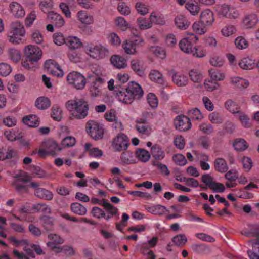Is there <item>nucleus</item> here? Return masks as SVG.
<instances>
[{
  "label": "nucleus",
  "mask_w": 259,
  "mask_h": 259,
  "mask_svg": "<svg viewBox=\"0 0 259 259\" xmlns=\"http://www.w3.org/2000/svg\"><path fill=\"white\" fill-rule=\"evenodd\" d=\"M172 79L174 83L180 87L186 85L188 82L187 77L179 73H175Z\"/></svg>",
  "instance_id": "72a5a7b5"
},
{
  "label": "nucleus",
  "mask_w": 259,
  "mask_h": 259,
  "mask_svg": "<svg viewBox=\"0 0 259 259\" xmlns=\"http://www.w3.org/2000/svg\"><path fill=\"white\" fill-rule=\"evenodd\" d=\"M153 165L160 170L161 172L164 176H167L169 175V170L166 165L162 164L159 161H154Z\"/></svg>",
  "instance_id": "0e129e2a"
},
{
  "label": "nucleus",
  "mask_w": 259,
  "mask_h": 259,
  "mask_svg": "<svg viewBox=\"0 0 259 259\" xmlns=\"http://www.w3.org/2000/svg\"><path fill=\"white\" fill-rule=\"evenodd\" d=\"M215 8L219 15L229 19H236L239 16L237 10L227 5H218Z\"/></svg>",
  "instance_id": "423d86ee"
},
{
  "label": "nucleus",
  "mask_w": 259,
  "mask_h": 259,
  "mask_svg": "<svg viewBox=\"0 0 259 259\" xmlns=\"http://www.w3.org/2000/svg\"><path fill=\"white\" fill-rule=\"evenodd\" d=\"M189 118L193 120H200L203 116L198 108H193L188 111Z\"/></svg>",
  "instance_id": "8fccbe9b"
},
{
  "label": "nucleus",
  "mask_w": 259,
  "mask_h": 259,
  "mask_svg": "<svg viewBox=\"0 0 259 259\" xmlns=\"http://www.w3.org/2000/svg\"><path fill=\"white\" fill-rule=\"evenodd\" d=\"M53 7L52 0H42L39 4V7L41 11L45 13H51L50 10Z\"/></svg>",
  "instance_id": "603ef678"
},
{
  "label": "nucleus",
  "mask_w": 259,
  "mask_h": 259,
  "mask_svg": "<svg viewBox=\"0 0 259 259\" xmlns=\"http://www.w3.org/2000/svg\"><path fill=\"white\" fill-rule=\"evenodd\" d=\"M48 19L56 27H61L65 23V21L62 16L53 11L48 14Z\"/></svg>",
  "instance_id": "6ab92c4d"
},
{
  "label": "nucleus",
  "mask_w": 259,
  "mask_h": 259,
  "mask_svg": "<svg viewBox=\"0 0 259 259\" xmlns=\"http://www.w3.org/2000/svg\"><path fill=\"white\" fill-rule=\"evenodd\" d=\"M91 214L94 217L97 219H100L103 218L105 219V211L99 207H94L92 209Z\"/></svg>",
  "instance_id": "69168bd1"
},
{
  "label": "nucleus",
  "mask_w": 259,
  "mask_h": 259,
  "mask_svg": "<svg viewBox=\"0 0 259 259\" xmlns=\"http://www.w3.org/2000/svg\"><path fill=\"white\" fill-rule=\"evenodd\" d=\"M137 24L141 30H146L152 27L150 20L144 17H139L137 19Z\"/></svg>",
  "instance_id": "58836bf2"
},
{
  "label": "nucleus",
  "mask_w": 259,
  "mask_h": 259,
  "mask_svg": "<svg viewBox=\"0 0 259 259\" xmlns=\"http://www.w3.org/2000/svg\"><path fill=\"white\" fill-rule=\"evenodd\" d=\"M236 47L240 50L246 49L249 45L248 41L242 36L237 37L234 41Z\"/></svg>",
  "instance_id": "3c124183"
},
{
  "label": "nucleus",
  "mask_w": 259,
  "mask_h": 259,
  "mask_svg": "<svg viewBox=\"0 0 259 259\" xmlns=\"http://www.w3.org/2000/svg\"><path fill=\"white\" fill-rule=\"evenodd\" d=\"M185 7L193 15H197L200 10V7L197 2L195 1H188L186 3Z\"/></svg>",
  "instance_id": "79ce46f5"
},
{
  "label": "nucleus",
  "mask_w": 259,
  "mask_h": 259,
  "mask_svg": "<svg viewBox=\"0 0 259 259\" xmlns=\"http://www.w3.org/2000/svg\"><path fill=\"white\" fill-rule=\"evenodd\" d=\"M12 71L10 65L5 63H0V75L3 76H7Z\"/></svg>",
  "instance_id": "338daca9"
},
{
  "label": "nucleus",
  "mask_w": 259,
  "mask_h": 259,
  "mask_svg": "<svg viewBox=\"0 0 259 259\" xmlns=\"http://www.w3.org/2000/svg\"><path fill=\"white\" fill-rule=\"evenodd\" d=\"M189 76L191 79L195 82H199L203 78L202 74L197 70L193 69L189 72Z\"/></svg>",
  "instance_id": "4d7b16f0"
},
{
  "label": "nucleus",
  "mask_w": 259,
  "mask_h": 259,
  "mask_svg": "<svg viewBox=\"0 0 259 259\" xmlns=\"http://www.w3.org/2000/svg\"><path fill=\"white\" fill-rule=\"evenodd\" d=\"M148 104L152 108H155L158 104V100L156 95L153 93H149L147 96Z\"/></svg>",
  "instance_id": "bf43d9fd"
},
{
  "label": "nucleus",
  "mask_w": 259,
  "mask_h": 259,
  "mask_svg": "<svg viewBox=\"0 0 259 259\" xmlns=\"http://www.w3.org/2000/svg\"><path fill=\"white\" fill-rule=\"evenodd\" d=\"M175 23L179 28L182 30L186 29L190 25V22L183 15L178 16L175 18Z\"/></svg>",
  "instance_id": "4c0bfd02"
},
{
  "label": "nucleus",
  "mask_w": 259,
  "mask_h": 259,
  "mask_svg": "<svg viewBox=\"0 0 259 259\" xmlns=\"http://www.w3.org/2000/svg\"><path fill=\"white\" fill-rule=\"evenodd\" d=\"M48 152L51 155H55L61 150L60 146L54 141H48L45 143Z\"/></svg>",
  "instance_id": "c85d7f7f"
},
{
  "label": "nucleus",
  "mask_w": 259,
  "mask_h": 259,
  "mask_svg": "<svg viewBox=\"0 0 259 259\" xmlns=\"http://www.w3.org/2000/svg\"><path fill=\"white\" fill-rule=\"evenodd\" d=\"M208 118L211 122L213 124H221L223 121V118L219 113L216 112L210 113L208 116Z\"/></svg>",
  "instance_id": "052dcab7"
},
{
  "label": "nucleus",
  "mask_w": 259,
  "mask_h": 259,
  "mask_svg": "<svg viewBox=\"0 0 259 259\" xmlns=\"http://www.w3.org/2000/svg\"><path fill=\"white\" fill-rule=\"evenodd\" d=\"M225 107L227 110L233 114H238L241 112L240 107L233 101L228 100L225 103Z\"/></svg>",
  "instance_id": "a19ab883"
},
{
  "label": "nucleus",
  "mask_w": 259,
  "mask_h": 259,
  "mask_svg": "<svg viewBox=\"0 0 259 259\" xmlns=\"http://www.w3.org/2000/svg\"><path fill=\"white\" fill-rule=\"evenodd\" d=\"M10 9L11 13L16 17L21 18L24 16L25 11L23 7L17 2L10 3Z\"/></svg>",
  "instance_id": "412c9836"
},
{
  "label": "nucleus",
  "mask_w": 259,
  "mask_h": 259,
  "mask_svg": "<svg viewBox=\"0 0 259 259\" xmlns=\"http://www.w3.org/2000/svg\"><path fill=\"white\" fill-rule=\"evenodd\" d=\"M231 83L238 88H246L249 85L248 80L239 77H233L231 78Z\"/></svg>",
  "instance_id": "ea45409f"
},
{
  "label": "nucleus",
  "mask_w": 259,
  "mask_h": 259,
  "mask_svg": "<svg viewBox=\"0 0 259 259\" xmlns=\"http://www.w3.org/2000/svg\"><path fill=\"white\" fill-rule=\"evenodd\" d=\"M192 28L196 34L202 35L204 34L207 30L206 27L201 22H196L192 26Z\"/></svg>",
  "instance_id": "de8ad7c7"
},
{
  "label": "nucleus",
  "mask_w": 259,
  "mask_h": 259,
  "mask_svg": "<svg viewBox=\"0 0 259 259\" xmlns=\"http://www.w3.org/2000/svg\"><path fill=\"white\" fill-rule=\"evenodd\" d=\"M244 234L248 236L257 238L259 236V225H255L250 226L248 230L244 231Z\"/></svg>",
  "instance_id": "5fc2aeb1"
},
{
  "label": "nucleus",
  "mask_w": 259,
  "mask_h": 259,
  "mask_svg": "<svg viewBox=\"0 0 259 259\" xmlns=\"http://www.w3.org/2000/svg\"><path fill=\"white\" fill-rule=\"evenodd\" d=\"M149 76L150 80L152 81H154L162 85H164L166 84V81L162 74L157 70H151Z\"/></svg>",
  "instance_id": "b1692460"
},
{
  "label": "nucleus",
  "mask_w": 259,
  "mask_h": 259,
  "mask_svg": "<svg viewBox=\"0 0 259 259\" xmlns=\"http://www.w3.org/2000/svg\"><path fill=\"white\" fill-rule=\"evenodd\" d=\"M215 169L222 173L226 172L228 170V166L226 161L222 158H217L214 161Z\"/></svg>",
  "instance_id": "cd10ccee"
},
{
  "label": "nucleus",
  "mask_w": 259,
  "mask_h": 259,
  "mask_svg": "<svg viewBox=\"0 0 259 259\" xmlns=\"http://www.w3.org/2000/svg\"><path fill=\"white\" fill-rule=\"evenodd\" d=\"M10 57L15 62H18L21 58L20 52L15 49H10L9 51Z\"/></svg>",
  "instance_id": "774afa93"
},
{
  "label": "nucleus",
  "mask_w": 259,
  "mask_h": 259,
  "mask_svg": "<svg viewBox=\"0 0 259 259\" xmlns=\"http://www.w3.org/2000/svg\"><path fill=\"white\" fill-rule=\"evenodd\" d=\"M136 128L139 133L146 135H149L151 131L146 117L137 118L136 120Z\"/></svg>",
  "instance_id": "ddd939ff"
},
{
  "label": "nucleus",
  "mask_w": 259,
  "mask_h": 259,
  "mask_svg": "<svg viewBox=\"0 0 259 259\" xmlns=\"http://www.w3.org/2000/svg\"><path fill=\"white\" fill-rule=\"evenodd\" d=\"M44 66L48 72L54 76L62 77L64 75L60 66L54 60H47L45 63Z\"/></svg>",
  "instance_id": "f8f14e48"
},
{
  "label": "nucleus",
  "mask_w": 259,
  "mask_h": 259,
  "mask_svg": "<svg viewBox=\"0 0 259 259\" xmlns=\"http://www.w3.org/2000/svg\"><path fill=\"white\" fill-rule=\"evenodd\" d=\"M65 43L70 49L72 50L78 49L82 46L80 40L76 36L68 37L66 39Z\"/></svg>",
  "instance_id": "2f4dec72"
},
{
  "label": "nucleus",
  "mask_w": 259,
  "mask_h": 259,
  "mask_svg": "<svg viewBox=\"0 0 259 259\" xmlns=\"http://www.w3.org/2000/svg\"><path fill=\"white\" fill-rule=\"evenodd\" d=\"M24 34L23 24L18 21L14 22L12 24L11 30L8 35L9 40L13 44H19L22 41V37Z\"/></svg>",
  "instance_id": "20e7f679"
},
{
  "label": "nucleus",
  "mask_w": 259,
  "mask_h": 259,
  "mask_svg": "<svg viewBox=\"0 0 259 259\" xmlns=\"http://www.w3.org/2000/svg\"><path fill=\"white\" fill-rule=\"evenodd\" d=\"M111 64L116 68L121 69L127 67L126 60L118 55H114L111 57Z\"/></svg>",
  "instance_id": "a878e982"
},
{
  "label": "nucleus",
  "mask_w": 259,
  "mask_h": 259,
  "mask_svg": "<svg viewBox=\"0 0 259 259\" xmlns=\"http://www.w3.org/2000/svg\"><path fill=\"white\" fill-rule=\"evenodd\" d=\"M51 117L56 121H60L62 118V112L61 108L57 105L52 108Z\"/></svg>",
  "instance_id": "864d4df0"
},
{
  "label": "nucleus",
  "mask_w": 259,
  "mask_h": 259,
  "mask_svg": "<svg viewBox=\"0 0 259 259\" xmlns=\"http://www.w3.org/2000/svg\"><path fill=\"white\" fill-rule=\"evenodd\" d=\"M252 249L247 251L250 259H259V236L252 241Z\"/></svg>",
  "instance_id": "5701e85b"
},
{
  "label": "nucleus",
  "mask_w": 259,
  "mask_h": 259,
  "mask_svg": "<svg viewBox=\"0 0 259 259\" xmlns=\"http://www.w3.org/2000/svg\"><path fill=\"white\" fill-rule=\"evenodd\" d=\"M172 242L176 246H183L187 242V239L185 234H180L172 238Z\"/></svg>",
  "instance_id": "a18cd8bd"
},
{
  "label": "nucleus",
  "mask_w": 259,
  "mask_h": 259,
  "mask_svg": "<svg viewBox=\"0 0 259 259\" xmlns=\"http://www.w3.org/2000/svg\"><path fill=\"white\" fill-rule=\"evenodd\" d=\"M144 42V39L140 36H137L133 40H126L122 44L124 52L130 55H134L136 53V49L141 46Z\"/></svg>",
  "instance_id": "6e6552de"
},
{
  "label": "nucleus",
  "mask_w": 259,
  "mask_h": 259,
  "mask_svg": "<svg viewBox=\"0 0 259 259\" xmlns=\"http://www.w3.org/2000/svg\"><path fill=\"white\" fill-rule=\"evenodd\" d=\"M151 153L152 156L158 161L162 160L165 156L164 151L157 145H154L151 147Z\"/></svg>",
  "instance_id": "bb28decb"
},
{
  "label": "nucleus",
  "mask_w": 259,
  "mask_h": 259,
  "mask_svg": "<svg viewBox=\"0 0 259 259\" xmlns=\"http://www.w3.org/2000/svg\"><path fill=\"white\" fill-rule=\"evenodd\" d=\"M259 21L257 14L250 13L246 15L243 20L244 27L246 29L253 28Z\"/></svg>",
  "instance_id": "f3484780"
},
{
  "label": "nucleus",
  "mask_w": 259,
  "mask_h": 259,
  "mask_svg": "<svg viewBox=\"0 0 259 259\" xmlns=\"http://www.w3.org/2000/svg\"><path fill=\"white\" fill-rule=\"evenodd\" d=\"M67 82L72 84L78 90L84 88L86 80L84 77L80 73L77 72H72L70 73L67 77Z\"/></svg>",
  "instance_id": "0eeeda50"
},
{
  "label": "nucleus",
  "mask_w": 259,
  "mask_h": 259,
  "mask_svg": "<svg viewBox=\"0 0 259 259\" xmlns=\"http://www.w3.org/2000/svg\"><path fill=\"white\" fill-rule=\"evenodd\" d=\"M67 108L72 111V116L77 119H83L88 114V105L82 100L69 101L67 103Z\"/></svg>",
  "instance_id": "f03ea898"
},
{
  "label": "nucleus",
  "mask_w": 259,
  "mask_h": 259,
  "mask_svg": "<svg viewBox=\"0 0 259 259\" xmlns=\"http://www.w3.org/2000/svg\"><path fill=\"white\" fill-rule=\"evenodd\" d=\"M130 66L135 74L141 77L145 74L146 67L143 61L135 59L131 61Z\"/></svg>",
  "instance_id": "dca6fc26"
},
{
  "label": "nucleus",
  "mask_w": 259,
  "mask_h": 259,
  "mask_svg": "<svg viewBox=\"0 0 259 259\" xmlns=\"http://www.w3.org/2000/svg\"><path fill=\"white\" fill-rule=\"evenodd\" d=\"M9 239L10 241L12 242L13 245L16 247L24 245L28 246L29 244V241L27 239L18 240L14 236H11Z\"/></svg>",
  "instance_id": "e2e57ef3"
},
{
  "label": "nucleus",
  "mask_w": 259,
  "mask_h": 259,
  "mask_svg": "<svg viewBox=\"0 0 259 259\" xmlns=\"http://www.w3.org/2000/svg\"><path fill=\"white\" fill-rule=\"evenodd\" d=\"M199 130L204 134L210 135L213 133V126L209 123H202L199 125Z\"/></svg>",
  "instance_id": "680f3d73"
},
{
  "label": "nucleus",
  "mask_w": 259,
  "mask_h": 259,
  "mask_svg": "<svg viewBox=\"0 0 259 259\" xmlns=\"http://www.w3.org/2000/svg\"><path fill=\"white\" fill-rule=\"evenodd\" d=\"M85 50L91 57L97 60L104 58L109 55L108 49L100 44L88 45L86 47Z\"/></svg>",
  "instance_id": "39448f33"
},
{
  "label": "nucleus",
  "mask_w": 259,
  "mask_h": 259,
  "mask_svg": "<svg viewBox=\"0 0 259 259\" xmlns=\"http://www.w3.org/2000/svg\"><path fill=\"white\" fill-rule=\"evenodd\" d=\"M28 181V179L21 177H16L13 183V186L16 191L20 194L27 193L28 191V185L26 183Z\"/></svg>",
  "instance_id": "2eb2a0df"
},
{
  "label": "nucleus",
  "mask_w": 259,
  "mask_h": 259,
  "mask_svg": "<svg viewBox=\"0 0 259 259\" xmlns=\"http://www.w3.org/2000/svg\"><path fill=\"white\" fill-rule=\"evenodd\" d=\"M240 67L244 70H251L255 66L254 60L249 58H243L238 63Z\"/></svg>",
  "instance_id": "7c9ffc66"
},
{
  "label": "nucleus",
  "mask_w": 259,
  "mask_h": 259,
  "mask_svg": "<svg viewBox=\"0 0 259 259\" xmlns=\"http://www.w3.org/2000/svg\"><path fill=\"white\" fill-rule=\"evenodd\" d=\"M146 209L149 212L158 215L164 214L166 211V207L160 204L147 206Z\"/></svg>",
  "instance_id": "c756f323"
},
{
  "label": "nucleus",
  "mask_w": 259,
  "mask_h": 259,
  "mask_svg": "<svg viewBox=\"0 0 259 259\" xmlns=\"http://www.w3.org/2000/svg\"><path fill=\"white\" fill-rule=\"evenodd\" d=\"M118 100L125 104H131L135 99H139L143 95L141 87L135 82L128 83L126 89L116 90Z\"/></svg>",
  "instance_id": "f257e3e1"
},
{
  "label": "nucleus",
  "mask_w": 259,
  "mask_h": 259,
  "mask_svg": "<svg viewBox=\"0 0 259 259\" xmlns=\"http://www.w3.org/2000/svg\"><path fill=\"white\" fill-rule=\"evenodd\" d=\"M242 125L245 128H250L252 126L249 117L244 113L240 112L238 115Z\"/></svg>",
  "instance_id": "09e8293b"
},
{
  "label": "nucleus",
  "mask_w": 259,
  "mask_h": 259,
  "mask_svg": "<svg viewBox=\"0 0 259 259\" xmlns=\"http://www.w3.org/2000/svg\"><path fill=\"white\" fill-rule=\"evenodd\" d=\"M22 120L24 123L30 127H36L39 125L38 118L35 115L25 116Z\"/></svg>",
  "instance_id": "e433bc0d"
},
{
  "label": "nucleus",
  "mask_w": 259,
  "mask_h": 259,
  "mask_svg": "<svg viewBox=\"0 0 259 259\" xmlns=\"http://www.w3.org/2000/svg\"><path fill=\"white\" fill-rule=\"evenodd\" d=\"M137 157L141 161L147 162L150 157L149 152L146 150L143 149H139L136 152Z\"/></svg>",
  "instance_id": "c03bdc74"
},
{
  "label": "nucleus",
  "mask_w": 259,
  "mask_h": 259,
  "mask_svg": "<svg viewBox=\"0 0 259 259\" xmlns=\"http://www.w3.org/2000/svg\"><path fill=\"white\" fill-rule=\"evenodd\" d=\"M35 105L38 109L45 110L50 106L51 102L47 97H40L36 99Z\"/></svg>",
  "instance_id": "473e14b6"
},
{
  "label": "nucleus",
  "mask_w": 259,
  "mask_h": 259,
  "mask_svg": "<svg viewBox=\"0 0 259 259\" xmlns=\"http://www.w3.org/2000/svg\"><path fill=\"white\" fill-rule=\"evenodd\" d=\"M236 31V28L234 25L228 24L222 28L221 32L223 36L229 37L235 33Z\"/></svg>",
  "instance_id": "37998d69"
},
{
  "label": "nucleus",
  "mask_w": 259,
  "mask_h": 259,
  "mask_svg": "<svg viewBox=\"0 0 259 259\" xmlns=\"http://www.w3.org/2000/svg\"><path fill=\"white\" fill-rule=\"evenodd\" d=\"M233 146L237 151H244L248 147L247 142L243 139H236L234 143Z\"/></svg>",
  "instance_id": "49530a36"
},
{
  "label": "nucleus",
  "mask_w": 259,
  "mask_h": 259,
  "mask_svg": "<svg viewBox=\"0 0 259 259\" xmlns=\"http://www.w3.org/2000/svg\"><path fill=\"white\" fill-rule=\"evenodd\" d=\"M92 81V84L90 87V92L93 96L96 97L101 94L103 79L100 77L95 76L93 78Z\"/></svg>",
  "instance_id": "a211bd4d"
},
{
  "label": "nucleus",
  "mask_w": 259,
  "mask_h": 259,
  "mask_svg": "<svg viewBox=\"0 0 259 259\" xmlns=\"http://www.w3.org/2000/svg\"><path fill=\"white\" fill-rule=\"evenodd\" d=\"M175 125L176 128L180 131H185L189 130L191 127L190 118L183 115H179L175 120Z\"/></svg>",
  "instance_id": "4468645a"
},
{
  "label": "nucleus",
  "mask_w": 259,
  "mask_h": 259,
  "mask_svg": "<svg viewBox=\"0 0 259 259\" xmlns=\"http://www.w3.org/2000/svg\"><path fill=\"white\" fill-rule=\"evenodd\" d=\"M33 209L37 212H41L45 214H49L51 213L50 208L45 203H38L34 205Z\"/></svg>",
  "instance_id": "13d9d810"
},
{
  "label": "nucleus",
  "mask_w": 259,
  "mask_h": 259,
  "mask_svg": "<svg viewBox=\"0 0 259 259\" xmlns=\"http://www.w3.org/2000/svg\"><path fill=\"white\" fill-rule=\"evenodd\" d=\"M209 74L210 78L215 81L223 80L225 78V75L224 73L213 69H211L209 70Z\"/></svg>",
  "instance_id": "6e6d98bb"
},
{
  "label": "nucleus",
  "mask_w": 259,
  "mask_h": 259,
  "mask_svg": "<svg viewBox=\"0 0 259 259\" xmlns=\"http://www.w3.org/2000/svg\"><path fill=\"white\" fill-rule=\"evenodd\" d=\"M198 38L194 34H190L186 37L183 38L179 44L180 49L185 53L190 54L193 48V44L196 42Z\"/></svg>",
  "instance_id": "9b49d317"
},
{
  "label": "nucleus",
  "mask_w": 259,
  "mask_h": 259,
  "mask_svg": "<svg viewBox=\"0 0 259 259\" xmlns=\"http://www.w3.org/2000/svg\"><path fill=\"white\" fill-rule=\"evenodd\" d=\"M130 145L128 138L124 134L120 133L113 139L112 146L116 151H125Z\"/></svg>",
  "instance_id": "1a4fd4ad"
},
{
  "label": "nucleus",
  "mask_w": 259,
  "mask_h": 259,
  "mask_svg": "<svg viewBox=\"0 0 259 259\" xmlns=\"http://www.w3.org/2000/svg\"><path fill=\"white\" fill-rule=\"evenodd\" d=\"M34 195L39 198L46 200H51L53 198V194L52 192L42 188L36 189Z\"/></svg>",
  "instance_id": "393cba45"
},
{
  "label": "nucleus",
  "mask_w": 259,
  "mask_h": 259,
  "mask_svg": "<svg viewBox=\"0 0 259 259\" xmlns=\"http://www.w3.org/2000/svg\"><path fill=\"white\" fill-rule=\"evenodd\" d=\"M123 152L120 155V160L123 165H129L136 162L134 154L131 151Z\"/></svg>",
  "instance_id": "4be33fe9"
},
{
  "label": "nucleus",
  "mask_w": 259,
  "mask_h": 259,
  "mask_svg": "<svg viewBox=\"0 0 259 259\" xmlns=\"http://www.w3.org/2000/svg\"><path fill=\"white\" fill-rule=\"evenodd\" d=\"M214 20L213 14L209 9H206L201 12L200 22L205 26L211 25Z\"/></svg>",
  "instance_id": "aec40b11"
},
{
  "label": "nucleus",
  "mask_w": 259,
  "mask_h": 259,
  "mask_svg": "<svg viewBox=\"0 0 259 259\" xmlns=\"http://www.w3.org/2000/svg\"><path fill=\"white\" fill-rule=\"evenodd\" d=\"M24 54L26 58V62H24L23 65L27 68H30L27 62H37L41 58L42 55L41 50L38 47L32 45L25 48Z\"/></svg>",
  "instance_id": "7ed1b4c3"
},
{
  "label": "nucleus",
  "mask_w": 259,
  "mask_h": 259,
  "mask_svg": "<svg viewBox=\"0 0 259 259\" xmlns=\"http://www.w3.org/2000/svg\"><path fill=\"white\" fill-rule=\"evenodd\" d=\"M87 131L90 136L96 140L101 139L103 137V128L96 121L92 120L88 122Z\"/></svg>",
  "instance_id": "9d476101"
},
{
  "label": "nucleus",
  "mask_w": 259,
  "mask_h": 259,
  "mask_svg": "<svg viewBox=\"0 0 259 259\" xmlns=\"http://www.w3.org/2000/svg\"><path fill=\"white\" fill-rule=\"evenodd\" d=\"M79 20L83 24H90L93 22V17L88 14L84 11H80L77 13Z\"/></svg>",
  "instance_id": "f704fd0d"
},
{
  "label": "nucleus",
  "mask_w": 259,
  "mask_h": 259,
  "mask_svg": "<svg viewBox=\"0 0 259 259\" xmlns=\"http://www.w3.org/2000/svg\"><path fill=\"white\" fill-rule=\"evenodd\" d=\"M70 209L74 213L84 215L87 213L86 208L81 204L75 202L71 204Z\"/></svg>",
  "instance_id": "c9c22d12"
}]
</instances>
